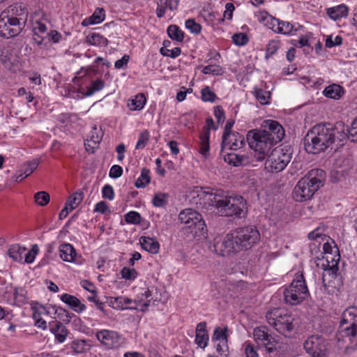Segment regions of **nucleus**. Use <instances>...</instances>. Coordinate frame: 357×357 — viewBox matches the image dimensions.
<instances>
[{"label":"nucleus","mask_w":357,"mask_h":357,"mask_svg":"<svg viewBox=\"0 0 357 357\" xmlns=\"http://www.w3.org/2000/svg\"><path fill=\"white\" fill-rule=\"evenodd\" d=\"M284 301L291 305H297L307 299L310 293L302 273H297L291 284L284 291Z\"/></svg>","instance_id":"6"},{"label":"nucleus","mask_w":357,"mask_h":357,"mask_svg":"<svg viewBox=\"0 0 357 357\" xmlns=\"http://www.w3.org/2000/svg\"><path fill=\"white\" fill-rule=\"evenodd\" d=\"M35 202L40 206H46L50 201V195L45 191L38 192L34 195Z\"/></svg>","instance_id":"42"},{"label":"nucleus","mask_w":357,"mask_h":357,"mask_svg":"<svg viewBox=\"0 0 357 357\" xmlns=\"http://www.w3.org/2000/svg\"><path fill=\"white\" fill-rule=\"evenodd\" d=\"M122 167L119 165H114L111 167L109 175L111 178H117L120 177L122 175Z\"/></svg>","instance_id":"64"},{"label":"nucleus","mask_w":357,"mask_h":357,"mask_svg":"<svg viewBox=\"0 0 357 357\" xmlns=\"http://www.w3.org/2000/svg\"><path fill=\"white\" fill-rule=\"evenodd\" d=\"M247 141L254 151V157L257 161L264 160L275 144L261 130H252L247 134Z\"/></svg>","instance_id":"5"},{"label":"nucleus","mask_w":357,"mask_h":357,"mask_svg":"<svg viewBox=\"0 0 357 357\" xmlns=\"http://www.w3.org/2000/svg\"><path fill=\"white\" fill-rule=\"evenodd\" d=\"M260 238L255 226L242 227L227 234L222 241L215 239L213 251L221 256L247 250L254 246Z\"/></svg>","instance_id":"2"},{"label":"nucleus","mask_w":357,"mask_h":357,"mask_svg":"<svg viewBox=\"0 0 357 357\" xmlns=\"http://www.w3.org/2000/svg\"><path fill=\"white\" fill-rule=\"evenodd\" d=\"M140 243L142 248L153 254H156L159 251L160 244L153 238L149 236H142L139 238Z\"/></svg>","instance_id":"22"},{"label":"nucleus","mask_w":357,"mask_h":357,"mask_svg":"<svg viewBox=\"0 0 357 357\" xmlns=\"http://www.w3.org/2000/svg\"><path fill=\"white\" fill-rule=\"evenodd\" d=\"M178 220L181 223L186 225L188 227H194L196 234L204 235L207 231L202 215L191 208H185L178 215Z\"/></svg>","instance_id":"9"},{"label":"nucleus","mask_w":357,"mask_h":357,"mask_svg":"<svg viewBox=\"0 0 357 357\" xmlns=\"http://www.w3.org/2000/svg\"><path fill=\"white\" fill-rule=\"evenodd\" d=\"M266 318L268 323L282 334L286 335L294 329V318L284 310L275 308L266 314Z\"/></svg>","instance_id":"7"},{"label":"nucleus","mask_w":357,"mask_h":357,"mask_svg":"<svg viewBox=\"0 0 357 357\" xmlns=\"http://www.w3.org/2000/svg\"><path fill=\"white\" fill-rule=\"evenodd\" d=\"M160 52L162 55L165 56H169L174 59L181 54V50L180 47H174L172 50H169L166 47H161L160 50Z\"/></svg>","instance_id":"50"},{"label":"nucleus","mask_w":357,"mask_h":357,"mask_svg":"<svg viewBox=\"0 0 357 357\" xmlns=\"http://www.w3.org/2000/svg\"><path fill=\"white\" fill-rule=\"evenodd\" d=\"M278 25V33L284 35L294 34V32L297 31L294 28L293 24L287 21H281V24Z\"/></svg>","instance_id":"39"},{"label":"nucleus","mask_w":357,"mask_h":357,"mask_svg":"<svg viewBox=\"0 0 357 357\" xmlns=\"http://www.w3.org/2000/svg\"><path fill=\"white\" fill-rule=\"evenodd\" d=\"M280 43L279 40H272L269 41L266 47V52L265 58L268 59L272 55H273L280 48Z\"/></svg>","instance_id":"44"},{"label":"nucleus","mask_w":357,"mask_h":357,"mask_svg":"<svg viewBox=\"0 0 357 357\" xmlns=\"http://www.w3.org/2000/svg\"><path fill=\"white\" fill-rule=\"evenodd\" d=\"M278 342L275 340L273 337L271 335L270 337L261 344L263 345L267 352L273 353V351L277 350V344Z\"/></svg>","instance_id":"51"},{"label":"nucleus","mask_w":357,"mask_h":357,"mask_svg":"<svg viewBox=\"0 0 357 357\" xmlns=\"http://www.w3.org/2000/svg\"><path fill=\"white\" fill-rule=\"evenodd\" d=\"M47 31V27L45 24L36 20L33 24V32L35 35L40 33H45Z\"/></svg>","instance_id":"60"},{"label":"nucleus","mask_w":357,"mask_h":357,"mask_svg":"<svg viewBox=\"0 0 357 357\" xmlns=\"http://www.w3.org/2000/svg\"><path fill=\"white\" fill-rule=\"evenodd\" d=\"M61 258L66 261H73L76 255L75 248L69 243L62 244L59 249Z\"/></svg>","instance_id":"24"},{"label":"nucleus","mask_w":357,"mask_h":357,"mask_svg":"<svg viewBox=\"0 0 357 357\" xmlns=\"http://www.w3.org/2000/svg\"><path fill=\"white\" fill-rule=\"evenodd\" d=\"M348 10L347 6L341 4L335 7L329 8L327 10V14L331 19L337 20L341 17H346Z\"/></svg>","instance_id":"26"},{"label":"nucleus","mask_w":357,"mask_h":357,"mask_svg":"<svg viewBox=\"0 0 357 357\" xmlns=\"http://www.w3.org/2000/svg\"><path fill=\"white\" fill-rule=\"evenodd\" d=\"M102 140V137L99 136L98 135H96V136H94L93 133L89 139L86 140V142L85 143L86 149L87 150L89 149V148H91L92 149L97 147L98 144Z\"/></svg>","instance_id":"55"},{"label":"nucleus","mask_w":357,"mask_h":357,"mask_svg":"<svg viewBox=\"0 0 357 357\" xmlns=\"http://www.w3.org/2000/svg\"><path fill=\"white\" fill-rule=\"evenodd\" d=\"M168 194L166 193H157L154 195L152 203L155 207H165L168 203Z\"/></svg>","instance_id":"40"},{"label":"nucleus","mask_w":357,"mask_h":357,"mask_svg":"<svg viewBox=\"0 0 357 357\" xmlns=\"http://www.w3.org/2000/svg\"><path fill=\"white\" fill-rule=\"evenodd\" d=\"M149 132L147 130H145L141 132L139 135V140L135 146V149H144L149 140Z\"/></svg>","instance_id":"47"},{"label":"nucleus","mask_w":357,"mask_h":357,"mask_svg":"<svg viewBox=\"0 0 357 357\" xmlns=\"http://www.w3.org/2000/svg\"><path fill=\"white\" fill-rule=\"evenodd\" d=\"M39 160L34 158L24 163V178L31 175L38 167Z\"/></svg>","instance_id":"35"},{"label":"nucleus","mask_w":357,"mask_h":357,"mask_svg":"<svg viewBox=\"0 0 357 357\" xmlns=\"http://www.w3.org/2000/svg\"><path fill=\"white\" fill-rule=\"evenodd\" d=\"M217 352L224 357H227V352L228 351L227 340H223L217 344Z\"/></svg>","instance_id":"58"},{"label":"nucleus","mask_w":357,"mask_h":357,"mask_svg":"<svg viewBox=\"0 0 357 357\" xmlns=\"http://www.w3.org/2000/svg\"><path fill=\"white\" fill-rule=\"evenodd\" d=\"M22 31L20 20L17 17H9L1 13L0 15V36L9 38L17 36Z\"/></svg>","instance_id":"11"},{"label":"nucleus","mask_w":357,"mask_h":357,"mask_svg":"<svg viewBox=\"0 0 357 357\" xmlns=\"http://www.w3.org/2000/svg\"><path fill=\"white\" fill-rule=\"evenodd\" d=\"M70 347L77 354L84 353L86 350V342L84 340H75L71 343Z\"/></svg>","instance_id":"43"},{"label":"nucleus","mask_w":357,"mask_h":357,"mask_svg":"<svg viewBox=\"0 0 357 357\" xmlns=\"http://www.w3.org/2000/svg\"><path fill=\"white\" fill-rule=\"evenodd\" d=\"M25 77L31 82V84L35 85H40L41 84L40 75L38 73H26Z\"/></svg>","instance_id":"59"},{"label":"nucleus","mask_w":357,"mask_h":357,"mask_svg":"<svg viewBox=\"0 0 357 357\" xmlns=\"http://www.w3.org/2000/svg\"><path fill=\"white\" fill-rule=\"evenodd\" d=\"M102 197L109 200H112L114 197L113 188L109 185H105L102 190Z\"/></svg>","instance_id":"62"},{"label":"nucleus","mask_w":357,"mask_h":357,"mask_svg":"<svg viewBox=\"0 0 357 357\" xmlns=\"http://www.w3.org/2000/svg\"><path fill=\"white\" fill-rule=\"evenodd\" d=\"M150 171L146 168H143L141 171L140 176L137 179L135 185L137 188L146 187L151 181L149 176Z\"/></svg>","instance_id":"30"},{"label":"nucleus","mask_w":357,"mask_h":357,"mask_svg":"<svg viewBox=\"0 0 357 357\" xmlns=\"http://www.w3.org/2000/svg\"><path fill=\"white\" fill-rule=\"evenodd\" d=\"M327 262L328 268H324L322 274V282L326 289L328 287H335V280L337 279V272L338 271L337 261H335V264H332L331 266L328 264V259H327Z\"/></svg>","instance_id":"16"},{"label":"nucleus","mask_w":357,"mask_h":357,"mask_svg":"<svg viewBox=\"0 0 357 357\" xmlns=\"http://www.w3.org/2000/svg\"><path fill=\"white\" fill-rule=\"evenodd\" d=\"M324 94L326 97L332 99H340L344 94L343 88L336 84H333L328 86L324 91Z\"/></svg>","instance_id":"25"},{"label":"nucleus","mask_w":357,"mask_h":357,"mask_svg":"<svg viewBox=\"0 0 357 357\" xmlns=\"http://www.w3.org/2000/svg\"><path fill=\"white\" fill-rule=\"evenodd\" d=\"M105 86V82L100 79L93 81L90 86L86 88V91L85 92L86 96H91L95 92L99 91L102 89Z\"/></svg>","instance_id":"37"},{"label":"nucleus","mask_w":357,"mask_h":357,"mask_svg":"<svg viewBox=\"0 0 357 357\" xmlns=\"http://www.w3.org/2000/svg\"><path fill=\"white\" fill-rule=\"evenodd\" d=\"M204 199L220 216L241 218L247 214V202L241 196H227L221 192H206Z\"/></svg>","instance_id":"3"},{"label":"nucleus","mask_w":357,"mask_h":357,"mask_svg":"<svg viewBox=\"0 0 357 357\" xmlns=\"http://www.w3.org/2000/svg\"><path fill=\"white\" fill-rule=\"evenodd\" d=\"M50 332L54 335L56 341L59 343H63L68 334V329L60 321L55 322V326L50 328Z\"/></svg>","instance_id":"21"},{"label":"nucleus","mask_w":357,"mask_h":357,"mask_svg":"<svg viewBox=\"0 0 357 357\" xmlns=\"http://www.w3.org/2000/svg\"><path fill=\"white\" fill-rule=\"evenodd\" d=\"M206 126L203 128L202 132L200 134L199 149L200 153L204 157L207 158L210 149L209 137L210 129L213 126V121L211 118H208L206 121Z\"/></svg>","instance_id":"15"},{"label":"nucleus","mask_w":357,"mask_h":357,"mask_svg":"<svg viewBox=\"0 0 357 357\" xmlns=\"http://www.w3.org/2000/svg\"><path fill=\"white\" fill-rule=\"evenodd\" d=\"M82 199L83 193L82 192H76L68 197L66 205L70 208V211H73L79 206Z\"/></svg>","instance_id":"33"},{"label":"nucleus","mask_w":357,"mask_h":357,"mask_svg":"<svg viewBox=\"0 0 357 357\" xmlns=\"http://www.w3.org/2000/svg\"><path fill=\"white\" fill-rule=\"evenodd\" d=\"M39 247L37 244H34L32 245V248L29 252L26 254L24 258V262L27 264H31L33 262L36 256L39 253Z\"/></svg>","instance_id":"49"},{"label":"nucleus","mask_w":357,"mask_h":357,"mask_svg":"<svg viewBox=\"0 0 357 357\" xmlns=\"http://www.w3.org/2000/svg\"><path fill=\"white\" fill-rule=\"evenodd\" d=\"M158 5H162V6H165V8H167L170 10H174L177 8V6L178 4V0L175 1V5L174 6L171 0H155Z\"/></svg>","instance_id":"61"},{"label":"nucleus","mask_w":357,"mask_h":357,"mask_svg":"<svg viewBox=\"0 0 357 357\" xmlns=\"http://www.w3.org/2000/svg\"><path fill=\"white\" fill-rule=\"evenodd\" d=\"M208 335L206 331V322H200L196 328L195 342L201 348H205L208 344Z\"/></svg>","instance_id":"17"},{"label":"nucleus","mask_w":357,"mask_h":357,"mask_svg":"<svg viewBox=\"0 0 357 357\" xmlns=\"http://www.w3.org/2000/svg\"><path fill=\"white\" fill-rule=\"evenodd\" d=\"M303 347L311 357H329V343L321 336L309 337L305 341Z\"/></svg>","instance_id":"10"},{"label":"nucleus","mask_w":357,"mask_h":357,"mask_svg":"<svg viewBox=\"0 0 357 357\" xmlns=\"http://www.w3.org/2000/svg\"><path fill=\"white\" fill-rule=\"evenodd\" d=\"M202 98L205 102H213L217 98L216 95L210 89L208 86H205L202 89Z\"/></svg>","instance_id":"46"},{"label":"nucleus","mask_w":357,"mask_h":357,"mask_svg":"<svg viewBox=\"0 0 357 357\" xmlns=\"http://www.w3.org/2000/svg\"><path fill=\"white\" fill-rule=\"evenodd\" d=\"M141 215L136 211H132L125 215V220L128 224L138 225L141 222Z\"/></svg>","instance_id":"45"},{"label":"nucleus","mask_w":357,"mask_h":357,"mask_svg":"<svg viewBox=\"0 0 357 357\" xmlns=\"http://www.w3.org/2000/svg\"><path fill=\"white\" fill-rule=\"evenodd\" d=\"M342 43V38L340 36H337L333 39L332 36H328L326 40V47L331 48L335 46L340 45Z\"/></svg>","instance_id":"56"},{"label":"nucleus","mask_w":357,"mask_h":357,"mask_svg":"<svg viewBox=\"0 0 357 357\" xmlns=\"http://www.w3.org/2000/svg\"><path fill=\"white\" fill-rule=\"evenodd\" d=\"M167 34L173 40L182 42L184 38V32L176 24H171L167 28Z\"/></svg>","instance_id":"28"},{"label":"nucleus","mask_w":357,"mask_h":357,"mask_svg":"<svg viewBox=\"0 0 357 357\" xmlns=\"http://www.w3.org/2000/svg\"><path fill=\"white\" fill-rule=\"evenodd\" d=\"M224 160L226 162H227L229 165H232L234 166H238L243 163L245 158L241 155L235 153H227L224 156Z\"/></svg>","instance_id":"34"},{"label":"nucleus","mask_w":357,"mask_h":357,"mask_svg":"<svg viewBox=\"0 0 357 357\" xmlns=\"http://www.w3.org/2000/svg\"><path fill=\"white\" fill-rule=\"evenodd\" d=\"M110 303L114 308L123 310V309H135L136 307H130L132 303V300L123 296H119L115 298H112Z\"/></svg>","instance_id":"27"},{"label":"nucleus","mask_w":357,"mask_h":357,"mask_svg":"<svg viewBox=\"0 0 357 357\" xmlns=\"http://www.w3.org/2000/svg\"><path fill=\"white\" fill-rule=\"evenodd\" d=\"M340 323H344V324H357V307L350 306L347 308L342 314V319Z\"/></svg>","instance_id":"23"},{"label":"nucleus","mask_w":357,"mask_h":357,"mask_svg":"<svg viewBox=\"0 0 357 357\" xmlns=\"http://www.w3.org/2000/svg\"><path fill=\"white\" fill-rule=\"evenodd\" d=\"M345 132L353 138L352 140L357 142V118L352 122L351 128L349 130L344 129Z\"/></svg>","instance_id":"63"},{"label":"nucleus","mask_w":357,"mask_h":357,"mask_svg":"<svg viewBox=\"0 0 357 357\" xmlns=\"http://www.w3.org/2000/svg\"><path fill=\"white\" fill-rule=\"evenodd\" d=\"M326 178V173L320 169L310 170L296 184L293 192V197L296 202H304L312 197L321 186Z\"/></svg>","instance_id":"4"},{"label":"nucleus","mask_w":357,"mask_h":357,"mask_svg":"<svg viewBox=\"0 0 357 357\" xmlns=\"http://www.w3.org/2000/svg\"><path fill=\"white\" fill-rule=\"evenodd\" d=\"M0 59L6 66L10 67L17 65L20 61V58L13 55L12 52L9 53L8 50L2 52Z\"/></svg>","instance_id":"31"},{"label":"nucleus","mask_w":357,"mask_h":357,"mask_svg":"<svg viewBox=\"0 0 357 357\" xmlns=\"http://www.w3.org/2000/svg\"><path fill=\"white\" fill-rule=\"evenodd\" d=\"M97 339L107 349H118L123 343V339L117 332L109 330H101L96 333Z\"/></svg>","instance_id":"12"},{"label":"nucleus","mask_w":357,"mask_h":357,"mask_svg":"<svg viewBox=\"0 0 357 357\" xmlns=\"http://www.w3.org/2000/svg\"><path fill=\"white\" fill-rule=\"evenodd\" d=\"M253 93L257 100L262 105L268 104L271 93L268 91L260 89H255Z\"/></svg>","instance_id":"41"},{"label":"nucleus","mask_w":357,"mask_h":357,"mask_svg":"<svg viewBox=\"0 0 357 357\" xmlns=\"http://www.w3.org/2000/svg\"><path fill=\"white\" fill-rule=\"evenodd\" d=\"M121 274L122 278L126 280H134L137 275V273L135 269L129 268L128 267L123 268L121 271Z\"/></svg>","instance_id":"54"},{"label":"nucleus","mask_w":357,"mask_h":357,"mask_svg":"<svg viewBox=\"0 0 357 357\" xmlns=\"http://www.w3.org/2000/svg\"><path fill=\"white\" fill-rule=\"evenodd\" d=\"M232 40L235 45L243 46L248 43L249 39L246 33H238L233 35Z\"/></svg>","instance_id":"48"},{"label":"nucleus","mask_w":357,"mask_h":357,"mask_svg":"<svg viewBox=\"0 0 357 357\" xmlns=\"http://www.w3.org/2000/svg\"><path fill=\"white\" fill-rule=\"evenodd\" d=\"M244 145V137L237 132H234L228 134L225 140L224 136L222 137L221 151H223L226 147H229L230 150H237L243 148Z\"/></svg>","instance_id":"14"},{"label":"nucleus","mask_w":357,"mask_h":357,"mask_svg":"<svg viewBox=\"0 0 357 357\" xmlns=\"http://www.w3.org/2000/svg\"><path fill=\"white\" fill-rule=\"evenodd\" d=\"M338 333L339 335L347 337L353 343L354 340L357 337V324L340 323Z\"/></svg>","instance_id":"18"},{"label":"nucleus","mask_w":357,"mask_h":357,"mask_svg":"<svg viewBox=\"0 0 357 357\" xmlns=\"http://www.w3.org/2000/svg\"><path fill=\"white\" fill-rule=\"evenodd\" d=\"M263 130L264 134L268 136L275 144L282 141L284 136V130L282 126L276 121L266 120L264 121Z\"/></svg>","instance_id":"13"},{"label":"nucleus","mask_w":357,"mask_h":357,"mask_svg":"<svg viewBox=\"0 0 357 357\" xmlns=\"http://www.w3.org/2000/svg\"><path fill=\"white\" fill-rule=\"evenodd\" d=\"M291 159L290 149L275 148L267 155L265 168L271 172L282 171Z\"/></svg>","instance_id":"8"},{"label":"nucleus","mask_w":357,"mask_h":357,"mask_svg":"<svg viewBox=\"0 0 357 357\" xmlns=\"http://www.w3.org/2000/svg\"><path fill=\"white\" fill-rule=\"evenodd\" d=\"M347 137V133L341 124L319 123L311 128L305 135V149L309 153L318 154L336 141L342 142Z\"/></svg>","instance_id":"1"},{"label":"nucleus","mask_w":357,"mask_h":357,"mask_svg":"<svg viewBox=\"0 0 357 357\" xmlns=\"http://www.w3.org/2000/svg\"><path fill=\"white\" fill-rule=\"evenodd\" d=\"M222 68L218 65H208L207 66H204L202 69V73L205 75H220L222 73Z\"/></svg>","instance_id":"53"},{"label":"nucleus","mask_w":357,"mask_h":357,"mask_svg":"<svg viewBox=\"0 0 357 357\" xmlns=\"http://www.w3.org/2000/svg\"><path fill=\"white\" fill-rule=\"evenodd\" d=\"M86 41L92 45L106 47L108 45V40L99 33H91L86 38Z\"/></svg>","instance_id":"29"},{"label":"nucleus","mask_w":357,"mask_h":357,"mask_svg":"<svg viewBox=\"0 0 357 357\" xmlns=\"http://www.w3.org/2000/svg\"><path fill=\"white\" fill-rule=\"evenodd\" d=\"M185 27L193 33H199L201 31L202 26L193 19H188L185 21Z\"/></svg>","instance_id":"52"},{"label":"nucleus","mask_w":357,"mask_h":357,"mask_svg":"<svg viewBox=\"0 0 357 357\" xmlns=\"http://www.w3.org/2000/svg\"><path fill=\"white\" fill-rule=\"evenodd\" d=\"M270 334L266 331V327H257L254 329L253 336L254 339L258 344H262L269 337Z\"/></svg>","instance_id":"32"},{"label":"nucleus","mask_w":357,"mask_h":357,"mask_svg":"<svg viewBox=\"0 0 357 357\" xmlns=\"http://www.w3.org/2000/svg\"><path fill=\"white\" fill-rule=\"evenodd\" d=\"M146 102V97L144 94L140 93L131 100V105L128 103V106L130 107L132 110H140L144 107Z\"/></svg>","instance_id":"36"},{"label":"nucleus","mask_w":357,"mask_h":357,"mask_svg":"<svg viewBox=\"0 0 357 357\" xmlns=\"http://www.w3.org/2000/svg\"><path fill=\"white\" fill-rule=\"evenodd\" d=\"M105 13L104 9L97 8L91 16L86 17L82 22V25L83 26H87L91 24H99L105 20Z\"/></svg>","instance_id":"20"},{"label":"nucleus","mask_w":357,"mask_h":357,"mask_svg":"<svg viewBox=\"0 0 357 357\" xmlns=\"http://www.w3.org/2000/svg\"><path fill=\"white\" fill-rule=\"evenodd\" d=\"M61 300L77 312H82L86 308V306L77 297L68 294H63L61 296Z\"/></svg>","instance_id":"19"},{"label":"nucleus","mask_w":357,"mask_h":357,"mask_svg":"<svg viewBox=\"0 0 357 357\" xmlns=\"http://www.w3.org/2000/svg\"><path fill=\"white\" fill-rule=\"evenodd\" d=\"M22 254L21 247L18 244L12 245L8 249V256L13 261L20 262L22 259Z\"/></svg>","instance_id":"38"},{"label":"nucleus","mask_w":357,"mask_h":357,"mask_svg":"<svg viewBox=\"0 0 357 357\" xmlns=\"http://www.w3.org/2000/svg\"><path fill=\"white\" fill-rule=\"evenodd\" d=\"M37 309L42 315H49L51 314V310L54 311V313H57V307L55 305H37Z\"/></svg>","instance_id":"57"}]
</instances>
